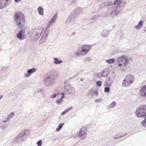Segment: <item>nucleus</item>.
Listing matches in <instances>:
<instances>
[{
  "mask_svg": "<svg viewBox=\"0 0 146 146\" xmlns=\"http://www.w3.org/2000/svg\"><path fill=\"white\" fill-rule=\"evenodd\" d=\"M45 30L43 28H41L38 27L33 29L31 31V34L30 36V40L33 41H36L38 40L41 36V35L42 36L44 35V33L45 32ZM42 36L41 38V40H43V42H44L46 39L47 37L44 38L43 37V39H42Z\"/></svg>",
  "mask_w": 146,
  "mask_h": 146,
  "instance_id": "nucleus-1",
  "label": "nucleus"
},
{
  "mask_svg": "<svg viewBox=\"0 0 146 146\" xmlns=\"http://www.w3.org/2000/svg\"><path fill=\"white\" fill-rule=\"evenodd\" d=\"M14 20L18 28L24 26L23 23L25 22V17L24 14L21 12H15L14 15Z\"/></svg>",
  "mask_w": 146,
  "mask_h": 146,
  "instance_id": "nucleus-2",
  "label": "nucleus"
},
{
  "mask_svg": "<svg viewBox=\"0 0 146 146\" xmlns=\"http://www.w3.org/2000/svg\"><path fill=\"white\" fill-rule=\"evenodd\" d=\"M137 117L145 116V119L143 120L141 124L143 126L146 127V105H142L139 106L135 112Z\"/></svg>",
  "mask_w": 146,
  "mask_h": 146,
  "instance_id": "nucleus-3",
  "label": "nucleus"
},
{
  "mask_svg": "<svg viewBox=\"0 0 146 146\" xmlns=\"http://www.w3.org/2000/svg\"><path fill=\"white\" fill-rule=\"evenodd\" d=\"M29 131V129H26L21 132L17 137L12 140V143L14 144L16 143H19L23 141L27 138V136Z\"/></svg>",
  "mask_w": 146,
  "mask_h": 146,
  "instance_id": "nucleus-4",
  "label": "nucleus"
},
{
  "mask_svg": "<svg viewBox=\"0 0 146 146\" xmlns=\"http://www.w3.org/2000/svg\"><path fill=\"white\" fill-rule=\"evenodd\" d=\"M131 58L127 56L123 55L119 57L117 60L118 66L123 69L128 64Z\"/></svg>",
  "mask_w": 146,
  "mask_h": 146,
  "instance_id": "nucleus-5",
  "label": "nucleus"
},
{
  "mask_svg": "<svg viewBox=\"0 0 146 146\" xmlns=\"http://www.w3.org/2000/svg\"><path fill=\"white\" fill-rule=\"evenodd\" d=\"M91 47L89 45H84L80 47L77 51L75 53L76 57H79L80 55H86L91 49Z\"/></svg>",
  "mask_w": 146,
  "mask_h": 146,
  "instance_id": "nucleus-6",
  "label": "nucleus"
},
{
  "mask_svg": "<svg viewBox=\"0 0 146 146\" xmlns=\"http://www.w3.org/2000/svg\"><path fill=\"white\" fill-rule=\"evenodd\" d=\"M135 81V78L131 74L127 75L123 81L122 86L124 87L129 86Z\"/></svg>",
  "mask_w": 146,
  "mask_h": 146,
  "instance_id": "nucleus-7",
  "label": "nucleus"
},
{
  "mask_svg": "<svg viewBox=\"0 0 146 146\" xmlns=\"http://www.w3.org/2000/svg\"><path fill=\"white\" fill-rule=\"evenodd\" d=\"M80 10L79 9H76L72 11L66 21L67 23L72 21L75 18H76L80 14Z\"/></svg>",
  "mask_w": 146,
  "mask_h": 146,
  "instance_id": "nucleus-8",
  "label": "nucleus"
},
{
  "mask_svg": "<svg viewBox=\"0 0 146 146\" xmlns=\"http://www.w3.org/2000/svg\"><path fill=\"white\" fill-rule=\"evenodd\" d=\"M57 13H56L54 15L52 19L50 21L49 23L47 25V26L46 28V30H45V32L44 33V35H42V39H43L44 37L45 38L47 37L49 34V30H48V29L49 28L50 26L52 25L53 23L55 22L57 18Z\"/></svg>",
  "mask_w": 146,
  "mask_h": 146,
  "instance_id": "nucleus-9",
  "label": "nucleus"
},
{
  "mask_svg": "<svg viewBox=\"0 0 146 146\" xmlns=\"http://www.w3.org/2000/svg\"><path fill=\"white\" fill-rule=\"evenodd\" d=\"M115 75L116 74L115 72H112L109 76L106 78L104 86H111L115 79Z\"/></svg>",
  "mask_w": 146,
  "mask_h": 146,
  "instance_id": "nucleus-10",
  "label": "nucleus"
},
{
  "mask_svg": "<svg viewBox=\"0 0 146 146\" xmlns=\"http://www.w3.org/2000/svg\"><path fill=\"white\" fill-rule=\"evenodd\" d=\"M123 0H115L114 2L110 1L108 2H106L103 3L99 6V7L101 9L103 8L108 6H111L113 5L115 6V7L117 6V4H120Z\"/></svg>",
  "mask_w": 146,
  "mask_h": 146,
  "instance_id": "nucleus-11",
  "label": "nucleus"
},
{
  "mask_svg": "<svg viewBox=\"0 0 146 146\" xmlns=\"http://www.w3.org/2000/svg\"><path fill=\"white\" fill-rule=\"evenodd\" d=\"M14 116V113L12 112L9 115L7 118L5 120H4L2 123H1V127L3 129H5L7 127V125L9 124V120L13 118Z\"/></svg>",
  "mask_w": 146,
  "mask_h": 146,
  "instance_id": "nucleus-12",
  "label": "nucleus"
},
{
  "mask_svg": "<svg viewBox=\"0 0 146 146\" xmlns=\"http://www.w3.org/2000/svg\"><path fill=\"white\" fill-rule=\"evenodd\" d=\"M87 131L86 128L85 127H82L80 130L79 133L77 135L78 137L81 139H85L86 137L85 133Z\"/></svg>",
  "mask_w": 146,
  "mask_h": 146,
  "instance_id": "nucleus-13",
  "label": "nucleus"
},
{
  "mask_svg": "<svg viewBox=\"0 0 146 146\" xmlns=\"http://www.w3.org/2000/svg\"><path fill=\"white\" fill-rule=\"evenodd\" d=\"M20 30L19 33L16 34L17 37L20 40H23L24 38V35L25 33L26 28L24 26L19 28Z\"/></svg>",
  "mask_w": 146,
  "mask_h": 146,
  "instance_id": "nucleus-14",
  "label": "nucleus"
},
{
  "mask_svg": "<svg viewBox=\"0 0 146 146\" xmlns=\"http://www.w3.org/2000/svg\"><path fill=\"white\" fill-rule=\"evenodd\" d=\"M11 1L12 0H0V9L8 6Z\"/></svg>",
  "mask_w": 146,
  "mask_h": 146,
  "instance_id": "nucleus-15",
  "label": "nucleus"
},
{
  "mask_svg": "<svg viewBox=\"0 0 146 146\" xmlns=\"http://www.w3.org/2000/svg\"><path fill=\"white\" fill-rule=\"evenodd\" d=\"M119 4H117V6L116 7H115V6L114 5L111 6V7L113 8V9H114V10L112 11L110 14L111 17L113 18L117 16V15L119 14V11L118 9V7H119Z\"/></svg>",
  "mask_w": 146,
  "mask_h": 146,
  "instance_id": "nucleus-16",
  "label": "nucleus"
},
{
  "mask_svg": "<svg viewBox=\"0 0 146 146\" xmlns=\"http://www.w3.org/2000/svg\"><path fill=\"white\" fill-rule=\"evenodd\" d=\"M36 71L35 68H33L31 69H29L27 73L25 74L24 75L26 77H28L34 72Z\"/></svg>",
  "mask_w": 146,
  "mask_h": 146,
  "instance_id": "nucleus-17",
  "label": "nucleus"
},
{
  "mask_svg": "<svg viewBox=\"0 0 146 146\" xmlns=\"http://www.w3.org/2000/svg\"><path fill=\"white\" fill-rule=\"evenodd\" d=\"M139 92L141 96L146 98V85L143 86L141 88Z\"/></svg>",
  "mask_w": 146,
  "mask_h": 146,
  "instance_id": "nucleus-18",
  "label": "nucleus"
},
{
  "mask_svg": "<svg viewBox=\"0 0 146 146\" xmlns=\"http://www.w3.org/2000/svg\"><path fill=\"white\" fill-rule=\"evenodd\" d=\"M53 76L52 75H50L47 76L46 78V79L45 80V82L46 86H48L49 85L48 84V83H50L53 82Z\"/></svg>",
  "mask_w": 146,
  "mask_h": 146,
  "instance_id": "nucleus-19",
  "label": "nucleus"
},
{
  "mask_svg": "<svg viewBox=\"0 0 146 146\" xmlns=\"http://www.w3.org/2000/svg\"><path fill=\"white\" fill-rule=\"evenodd\" d=\"M143 22L141 20L139 21L138 24L136 25L135 28L137 30H139L141 29L143 26Z\"/></svg>",
  "mask_w": 146,
  "mask_h": 146,
  "instance_id": "nucleus-20",
  "label": "nucleus"
},
{
  "mask_svg": "<svg viewBox=\"0 0 146 146\" xmlns=\"http://www.w3.org/2000/svg\"><path fill=\"white\" fill-rule=\"evenodd\" d=\"M127 134V133H126L124 135H123L121 134V133H115V134L113 135V138L114 139H116L119 138V137H122L123 136H125Z\"/></svg>",
  "mask_w": 146,
  "mask_h": 146,
  "instance_id": "nucleus-21",
  "label": "nucleus"
},
{
  "mask_svg": "<svg viewBox=\"0 0 146 146\" xmlns=\"http://www.w3.org/2000/svg\"><path fill=\"white\" fill-rule=\"evenodd\" d=\"M109 32L108 31L107 29H103L102 31L101 35L104 37H106L108 35Z\"/></svg>",
  "mask_w": 146,
  "mask_h": 146,
  "instance_id": "nucleus-22",
  "label": "nucleus"
},
{
  "mask_svg": "<svg viewBox=\"0 0 146 146\" xmlns=\"http://www.w3.org/2000/svg\"><path fill=\"white\" fill-rule=\"evenodd\" d=\"M110 70L108 68L104 69L102 72L103 74V77H105L107 76L110 73Z\"/></svg>",
  "mask_w": 146,
  "mask_h": 146,
  "instance_id": "nucleus-23",
  "label": "nucleus"
},
{
  "mask_svg": "<svg viewBox=\"0 0 146 146\" xmlns=\"http://www.w3.org/2000/svg\"><path fill=\"white\" fill-rule=\"evenodd\" d=\"M72 88L69 86H66L65 87L64 91L69 94L72 93Z\"/></svg>",
  "mask_w": 146,
  "mask_h": 146,
  "instance_id": "nucleus-24",
  "label": "nucleus"
},
{
  "mask_svg": "<svg viewBox=\"0 0 146 146\" xmlns=\"http://www.w3.org/2000/svg\"><path fill=\"white\" fill-rule=\"evenodd\" d=\"M53 60H54V63L58 65L60 64L62 62V60H59L58 59L56 58H53Z\"/></svg>",
  "mask_w": 146,
  "mask_h": 146,
  "instance_id": "nucleus-25",
  "label": "nucleus"
},
{
  "mask_svg": "<svg viewBox=\"0 0 146 146\" xmlns=\"http://www.w3.org/2000/svg\"><path fill=\"white\" fill-rule=\"evenodd\" d=\"M38 10L39 14L42 15H43V9L41 6H39L38 8Z\"/></svg>",
  "mask_w": 146,
  "mask_h": 146,
  "instance_id": "nucleus-26",
  "label": "nucleus"
},
{
  "mask_svg": "<svg viewBox=\"0 0 146 146\" xmlns=\"http://www.w3.org/2000/svg\"><path fill=\"white\" fill-rule=\"evenodd\" d=\"M91 91L93 94L96 96L97 95L98 92L96 88H92L91 90Z\"/></svg>",
  "mask_w": 146,
  "mask_h": 146,
  "instance_id": "nucleus-27",
  "label": "nucleus"
},
{
  "mask_svg": "<svg viewBox=\"0 0 146 146\" xmlns=\"http://www.w3.org/2000/svg\"><path fill=\"white\" fill-rule=\"evenodd\" d=\"M106 62L108 63L111 64L114 62L115 60L114 58L109 59L105 60Z\"/></svg>",
  "mask_w": 146,
  "mask_h": 146,
  "instance_id": "nucleus-28",
  "label": "nucleus"
},
{
  "mask_svg": "<svg viewBox=\"0 0 146 146\" xmlns=\"http://www.w3.org/2000/svg\"><path fill=\"white\" fill-rule=\"evenodd\" d=\"M64 124V123H61L59 124L58 126V127L56 129V131L58 132L60 131L62 129Z\"/></svg>",
  "mask_w": 146,
  "mask_h": 146,
  "instance_id": "nucleus-29",
  "label": "nucleus"
},
{
  "mask_svg": "<svg viewBox=\"0 0 146 146\" xmlns=\"http://www.w3.org/2000/svg\"><path fill=\"white\" fill-rule=\"evenodd\" d=\"M116 102H115L113 101L111 102V104H110V107L112 109L114 107H115L116 105Z\"/></svg>",
  "mask_w": 146,
  "mask_h": 146,
  "instance_id": "nucleus-30",
  "label": "nucleus"
},
{
  "mask_svg": "<svg viewBox=\"0 0 146 146\" xmlns=\"http://www.w3.org/2000/svg\"><path fill=\"white\" fill-rule=\"evenodd\" d=\"M63 101V100L60 98L59 99H57L56 101V103L58 104H60Z\"/></svg>",
  "mask_w": 146,
  "mask_h": 146,
  "instance_id": "nucleus-31",
  "label": "nucleus"
},
{
  "mask_svg": "<svg viewBox=\"0 0 146 146\" xmlns=\"http://www.w3.org/2000/svg\"><path fill=\"white\" fill-rule=\"evenodd\" d=\"M96 84L99 87H100L101 86L102 84V83L101 81L100 80L97 81L96 82Z\"/></svg>",
  "mask_w": 146,
  "mask_h": 146,
  "instance_id": "nucleus-32",
  "label": "nucleus"
},
{
  "mask_svg": "<svg viewBox=\"0 0 146 146\" xmlns=\"http://www.w3.org/2000/svg\"><path fill=\"white\" fill-rule=\"evenodd\" d=\"M110 89L109 87H106L104 89V91L105 92H110Z\"/></svg>",
  "mask_w": 146,
  "mask_h": 146,
  "instance_id": "nucleus-33",
  "label": "nucleus"
},
{
  "mask_svg": "<svg viewBox=\"0 0 146 146\" xmlns=\"http://www.w3.org/2000/svg\"><path fill=\"white\" fill-rule=\"evenodd\" d=\"M97 76L98 78H100L102 77H103V74L102 72H100L97 74Z\"/></svg>",
  "mask_w": 146,
  "mask_h": 146,
  "instance_id": "nucleus-34",
  "label": "nucleus"
},
{
  "mask_svg": "<svg viewBox=\"0 0 146 146\" xmlns=\"http://www.w3.org/2000/svg\"><path fill=\"white\" fill-rule=\"evenodd\" d=\"M101 17V16L100 15H95L93 16V17L92 19H91L90 20H92V19H95L97 18H98Z\"/></svg>",
  "mask_w": 146,
  "mask_h": 146,
  "instance_id": "nucleus-35",
  "label": "nucleus"
},
{
  "mask_svg": "<svg viewBox=\"0 0 146 146\" xmlns=\"http://www.w3.org/2000/svg\"><path fill=\"white\" fill-rule=\"evenodd\" d=\"M36 144L38 146H41L42 144V141L40 140L37 142Z\"/></svg>",
  "mask_w": 146,
  "mask_h": 146,
  "instance_id": "nucleus-36",
  "label": "nucleus"
},
{
  "mask_svg": "<svg viewBox=\"0 0 146 146\" xmlns=\"http://www.w3.org/2000/svg\"><path fill=\"white\" fill-rule=\"evenodd\" d=\"M61 94L62 95L60 98L63 100L65 97V93L64 92H62L61 93Z\"/></svg>",
  "mask_w": 146,
  "mask_h": 146,
  "instance_id": "nucleus-37",
  "label": "nucleus"
},
{
  "mask_svg": "<svg viewBox=\"0 0 146 146\" xmlns=\"http://www.w3.org/2000/svg\"><path fill=\"white\" fill-rule=\"evenodd\" d=\"M57 96V94L56 93H55L52 94L50 96V98H55Z\"/></svg>",
  "mask_w": 146,
  "mask_h": 146,
  "instance_id": "nucleus-38",
  "label": "nucleus"
},
{
  "mask_svg": "<svg viewBox=\"0 0 146 146\" xmlns=\"http://www.w3.org/2000/svg\"><path fill=\"white\" fill-rule=\"evenodd\" d=\"M101 100L100 99H96L95 100V102H100L101 101Z\"/></svg>",
  "mask_w": 146,
  "mask_h": 146,
  "instance_id": "nucleus-39",
  "label": "nucleus"
},
{
  "mask_svg": "<svg viewBox=\"0 0 146 146\" xmlns=\"http://www.w3.org/2000/svg\"><path fill=\"white\" fill-rule=\"evenodd\" d=\"M78 74H76V75L74 76L73 77H71V78H69V79L68 80H70L71 79H72L74 78L75 76H76L78 75Z\"/></svg>",
  "mask_w": 146,
  "mask_h": 146,
  "instance_id": "nucleus-40",
  "label": "nucleus"
},
{
  "mask_svg": "<svg viewBox=\"0 0 146 146\" xmlns=\"http://www.w3.org/2000/svg\"><path fill=\"white\" fill-rule=\"evenodd\" d=\"M73 108V107H69L68 108H67V109L68 110V111L70 110H72Z\"/></svg>",
  "mask_w": 146,
  "mask_h": 146,
  "instance_id": "nucleus-41",
  "label": "nucleus"
},
{
  "mask_svg": "<svg viewBox=\"0 0 146 146\" xmlns=\"http://www.w3.org/2000/svg\"><path fill=\"white\" fill-rule=\"evenodd\" d=\"M6 70V68L4 67H2L1 68V71H4L5 70Z\"/></svg>",
  "mask_w": 146,
  "mask_h": 146,
  "instance_id": "nucleus-42",
  "label": "nucleus"
},
{
  "mask_svg": "<svg viewBox=\"0 0 146 146\" xmlns=\"http://www.w3.org/2000/svg\"><path fill=\"white\" fill-rule=\"evenodd\" d=\"M66 113H66V111H65L64 110V111L62 113L61 115H64L65 114H66Z\"/></svg>",
  "mask_w": 146,
  "mask_h": 146,
  "instance_id": "nucleus-43",
  "label": "nucleus"
},
{
  "mask_svg": "<svg viewBox=\"0 0 146 146\" xmlns=\"http://www.w3.org/2000/svg\"><path fill=\"white\" fill-rule=\"evenodd\" d=\"M15 2H18L19 1H20L21 0H14Z\"/></svg>",
  "mask_w": 146,
  "mask_h": 146,
  "instance_id": "nucleus-44",
  "label": "nucleus"
},
{
  "mask_svg": "<svg viewBox=\"0 0 146 146\" xmlns=\"http://www.w3.org/2000/svg\"><path fill=\"white\" fill-rule=\"evenodd\" d=\"M3 98V96L1 95L0 96V100H1Z\"/></svg>",
  "mask_w": 146,
  "mask_h": 146,
  "instance_id": "nucleus-45",
  "label": "nucleus"
},
{
  "mask_svg": "<svg viewBox=\"0 0 146 146\" xmlns=\"http://www.w3.org/2000/svg\"><path fill=\"white\" fill-rule=\"evenodd\" d=\"M65 111H66V113H67L68 111V110L67 109H66L65 110Z\"/></svg>",
  "mask_w": 146,
  "mask_h": 146,
  "instance_id": "nucleus-46",
  "label": "nucleus"
},
{
  "mask_svg": "<svg viewBox=\"0 0 146 146\" xmlns=\"http://www.w3.org/2000/svg\"><path fill=\"white\" fill-rule=\"evenodd\" d=\"M75 33H76L75 32H73L72 34V35H75Z\"/></svg>",
  "mask_w": 146,
  "mask_h": 146,
  "instance_id": "nucleus-47",
  "label": "nucleus"
},
{
  "mask_svg": "<svg viewBox=\"0 0 146 146\" xmlns=\"http://www.w3.org/2000/svg\"><path fill=\"white\" fill-rule=\"evenodd\" d=\"M41 91H42L41 89L40 90L38 91V92H41Z\"/></svg>",
  "mask_w": 146,
  "mask_h": 146,
  "instance_id": "nucleus-48",
  "label": "nucleus"
},
{
  "mask_svg": "<svg viewBox=\"0 0 146 146\" xmlns=\"http://www.w3.org/2000/svg\"><path fill=\"white\" fill-rule=\"evenodd\" d=\"M80 80L81 81H83L84 80L83 79H81Z\"/></svg>",
  "mask_w": 146,
  "mask_h": 146,
  "instance_id": "nucleus-49",
  "label": "nucleus"
},
{
  "mask_svg": "<svg viewBox=\"0 0 146 146\" xmlns=\"http://www.w3.org/2000/svg\"><path fill=\"white\" fill-rule=\"evenodd\" d=\"M1 50H2V49H1V48H0V52L1 51Z\"/></svg>",
  "mask_w": 146,
  "mask_h": 146,
  "instance_id": "nucleus-50",
  "label": "nucleus"
},
{
  "mask_svg": "<svg viewBox=\"0 0 146 146\" xmlns=\"http://www.w3.org/2000/svg\"><path fill=\"white\" fill-rule=\"evenodd\" d=\"M112 27H113V28H114V27H115V26H113Z\"/></svg>",
  "mask_w": 146,
  "mask_h": 146,
  "instance_id": "nucleus-51",
  "label": "nucleus"
}]
</instances>
